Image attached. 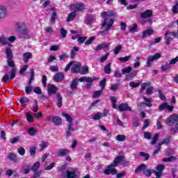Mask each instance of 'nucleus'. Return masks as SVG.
<instances>
[{
	"label": "nucleus",
	"mask_w": 178,
	"mask_h": 178,
	"mask_svg": "<svg viewBox=\"0 0 178 178\" xmlns=\"http://www.w3.org/2000/svg\"><path fill=\"white\" fill-rule=\"evenodd\" d=\"M69 154H70V150L67 149H60L58 152L59 156H65V155H69Z\"/></svg>",
	"instance_id": "nucleus-26"
},
{
	"label": "nucleus",
	"mask_w": 178,
	"mask_h": 178,
	"mask_svg": "<svg viewBox=\"0 0 178 178\" xmlns=\"http://www.w3.org/2000/svg\"><path fill=\"white\" fill-rule=\"evenodd\" d=\"M65 79V74L62 72H58L54 76V81L59 83V81H62Z\"/></svg>",
	"instance_id": "nucleus-15"
},
{
	"label": "nucleus",
	"mask_w": 178,
	"mask_h": 178,
	"mask_svg": "<svg viewBox=\"0 0 178 178\" xmlns=\"http://www.w3.org/2000/svg\"><path fill=\"white\" fill-rule=\"evenodd\" d=\"M159 109L160 111H163L165 109H167V111H169L170 112H172L173 111V106L168 105L167 103L163 102L161 104L159 105Z\"/></svg>",
	"instance_id": "nucleus-9"
},
{
	"label": "nucleus",
	"mask_w": 178,
	"mask_h": 178,
	"mask_svg": "<svg viewBox=\"0 0 178 178\" xmlns=\"http://www.w3.org/2000/svg\"><path fill=\"white\" fill-rule=\"evenodd\" d=\"M138 70L133 71L131 73H129L125 76V80H133L134 77L137 76Z\"/></svg>",
	"instance_id": "nucleus-21"
},
{
	"label": "nucleus",
	"mask_w": 178,
	"mask_h": 178,
	"mask_svg": "<svg viewBox=\"0 0 178 178\" xmlns=\"http://www.w3.org/2000/svg\"><path fill=\"white\" fill-rule=\"evenodd\" d=\"M118 141H124L126 140V136L124 135H118L116 136Z\"/></svg>",
	"instance_id": "nucleus-61"
},
{
	"label": "nucleus",
	"mask_w": 178,
	"mask_h": 178,
	"mask_svg": "<svg viewBox=\"0 0 178 178\" xmlns=\"http://www.w3.org/2000/svg\"><path fill=\"white\" fill-rule=\"evenodd\" d=\"M51 122L56 126H59V124H62V119L58 116L53 117L51 119Z\"/></svg>",
	"instance_id": "nucleus-25"
},
{
	"label": "nucleus",
	"mask_w": 178,
	"mask_h": 178,
	"mask_svg": "<svg viewBox=\"0 0 178 178\" xmlns=\"http://www.w3.org/2000/svg\"><path fill=\"white\" fill-rule=\"evenodd\" d=\"M86 40H87V37H81L79 35V37L78 38V42L79 44H84V42H86Z\"/></svg>",
	"instance_id": "nucleus-58"
},
{
	"label": "nucleus",
	"mask_w": 178,
	"mask_h": 178,
	"mask_svg": "<svg viewBox=\"0 0 178 178\" xmlns=\"http://www.w3.org/2000/svg\"><path fill=\"white\" fill-rule=\"evenodd\" d=\"M0 44H2V45H7L8 44V38L5 36H1L0 37Z\"/></svg>",
	"instance_id": "nucleus-46"
},
{
	"label": "nucleus",
	"mask_w": 178,
	"mask_h": 178,
	"mask_svg": "<svg viewBox=\"0 0 178 178\" xmlns=\"http://www.w3.org/2000/svg\"><path fill=\"white\" fill-rule=\"evenodd\" d=\"M28 133L29 136H31L33 137V136H35V133H37V131L35 130V128H29L28 130Z\"/></svg>",
	"instance_id": "nucleus-50"
},
{
	"label": "nucleus",
	"mask_w": 178,
	"mask_h": 178,
	"mask_svg": "<svg viewBox=\"0 0 178 178\" xmlns=\"http://www.w3.org/2000/svg\"><path fill=\"white\" fill-rule=\"evenodd\" d=\"M152 34H154V30L147 29L142 33V38H145L147 35H152Z\"/></svg>",
	"instance_id": "nucleus-29"
},
{
	"label": "nucleus",
	"mask_w": 178,
	"mask_h": 178,
	"mask_svg": "<svg viewBox=\"0 0 178 178\" xmlns=\"http://www.w3.org/2000/svg\"><path fill=\"white\" fill-rule=\"evenodd\" d=\"M172 13H178V1H176L175 5L172 7Z\"/></svg>",
	"instance_id": "nucleus-62"
},
{
	"label": "nucleus",
	"mask_w": 178,
	"mask_h": 178,
	"mask_svg": "<svg viewBox=\"0 0 178 178\" xmlns=\"http://www.w3.org/2000/svg\"><path fill=\"white\" fill-rule=\"evenodd\" d=\"M118 111L120 112H125L127 111L131 112V107L129 106V104L127 103H122L118 106Z\"/></svg>",
	"instance_id": "nucleus-7"
},
{
	"label": "nucleus",
	"mask_w": 178,
	"mask_h": 178,
	"mask_svg": "<svg viewBox=\"0 0 178 178\" xmlns=\"http://www.w3.org/2000/svg\"><path fill=\"white\" fill-rule=\"evenodd\" d=\"M131 70H133V67L131 66H128L122 70V74H126V73H127L129 74V73H131Z\"/></svg>",
	"instance_id": "nucleus-41"
},
{
	"label": "nucleus",
	"mask_w": 178,
	"mask_h": 178,
	"mask_svg": "<svg viewBox=\"0 0 178 178\" xmlns=\"http://www.w3.org/2000/svg\"><path fill=\"white\" fill-rule=\"evenodd\" d=\"M63 116L65 118L67 122L70 123L67 130V137H70V136H72V132L74 131V129L73 128V118L72 116H70V115L66 113H63Z\"/></svg>",
	"instance_id": "nucleus-3"
},
{
	"label": "nucleus",
	"mask_w": 178,
	"mask_h": 178,
	"mask_svg": "<svg viewBox=\"0 0 178 178\" xmlns=\"http://www.w3.org/2000/svg\"><path fill=\"white\" fill-rule=\"evenodd\" d=\"M33 58V54L31 52H26L23 54V60L25 63L29 62V59Z\"/></svg>",
	"instance_id": "nucleus-22"
},
{
	"label": "nucleus",
	"mask_w": 178,
	"mask_h": 178,
	"mask_svg": "<svg viewBox=\"0 0 178 178\" xmlns=\"http://www.w3.org/2000/svg\"><path fill=\"white\" fill-rule=\"evenodd\" d=\"M152 16V10H147L140 14V17H142V19L149 18Z\"/></svg>",
	"instance_id": "nucleus-16"
},
{
	"label": "nucleus",
	"mask_w": 178,
	"mask_h": 178,
	"mask_svg": "<svg viewBox=\"0 0 178 178\" xmlns=\"http://www.w3.org/2000/svg\"><path fill=\"white\" fill-rule=\"evenodd\" d=\"M14 77H16V67H13L10 72V80H13Z\"/></svg>",
	"instance_id": "nucleus-54"
},
{
	"label": "nucleus",
	"mask_w": 178,
	"mask_h": 178,
	"mask_svg": "<svg viewBox=\"0 0 178 178\" xmlns=\"http://www.w3.org/2000/svg\"><path fill=\"white\" fill-rule=\"evenodd\" d=\"M111 63H109L108 64H107V65H105V67H104V72H105L106 74H111Z\"/></svg>",
	"instance_id": "nucleus-45"
},
{
	"label": "nucleus",
	"mask_w": 178,
	"mask_h": 178,
	"mask_svg": "<svg viewBox=\"0 0 178 178\" xmlns=\"http://www.w3.org/2000/svg\"><path fill=\"white\" fill-rule=\"evenodd\" d=\"M40 166H41V163H40V162L37 161L35 162L31 167V170L33 172H37V170H38V169H40Z\"/></svg>",
	"instance_id": "nucleus-35"
},
{
	"label": "nucleus",
	"mask_w": 178,
	"mask_h": 178,
	"mask_svg": "<svg viewBox=\"0 0 178 178\" xmlns=\"http://www.w3.org/2000/svg\"><path fill=\"white\" fill-rule=\"evenodd\" d=\"M123 159H124V156H120L118 157H116L113 163H112L114 166H119V163L123 162Z\"/></svg>",
	"instance_id": "nucleus-20"
},
{
	"label": "nucleus",
	"mask_w": 178,
	"mask_h": 178,
	"mask_svg": "<svg viewBox=\"0 0 178 178\" xmlns=\"http://www.w3.org/2000/svg\"><path fill=\"white\" fill-rule=\"evenodd\" d=\"M177 159V157L171 156L168 158H164L163 159V162H175Z\"/></svg>",
	"instance_id": "nucleus-39"
},
{
	"label": "nucleus",
	"mask_w": 178,
	"mask_h": 178,
	"mask_svg": "<svg viewBox=\"0 0 178 178\" xmlns=\"http://www.w3.org/2000/svg\"><path fill=\"white\" fill-rule=\"evenodd\" d=\"M155 169L156 170H153V173L156 175V177H162V174L165 170V165L159 164L155 167Z\"/></svg>",
	"instance_id": "nucleus-4"
},
{
	"label": "nucleus",
	"mask_w": 178,
	"mask_h": 178,
	"mask_svg": "<svg viewBox=\"0 0 178 178\" xmlns=\"http://www.w3.org/2000/svg\"><path fill=\"white\" fill-rule=\"evenodd\" d=\"M26 116L27 121L29 123H32V122L34 120L33 115H31V114H30L29 113H26Z\"/></svg>",
	"instance_id": "nucleus-53"
},
{
	"label": "nucleus",
	"mask_w": 178,
	"mask_h": 178,
	"mask_svg": "<svg viewBox=\"0 0 178 178\" xmlns=\"http://www.w3.org/2000/svg\"><path fill=\"white\" fill-rule=\"evenodd\" d=\"M19 34H22V35H27L29 34V29H27V26L25 28H23L19 31H18Z\"/></svg>",
	"instance_id": "nucleus-47"
},
{
	"label": "nucleus",
	"mask_w": 178,
	"mask_h": 178,
	"mask_svg": "<svg viewBox=\"0 0 178 178\" xmlns=\"http://www.w3.org/2000/svg\"><path fill=\"white\" fill-rule=\"evenodd\" d=\"M58 88L55 85H48V95H49V97H51V95H54V94H56Z\"/></svg>",
	"instance_id": "nucleus-8"
},
{
	"label": "nucleus",
	"mask_w": 178,
	"mask_h": 178,
	"mask_svg": "<svg viewBox=\"0 0 178 178\" xmlns=\"http://www.w3.org/2000/svg\"><path fill=\"white\" fill-rule=\"evenodd\" d=\"M80 67H81V63H77L72 66L71 70L72 73H80Z\"/></svg>",
	"instance_id": "nucleus-19"
},
{
	"label": "nucleus",
	"mask_w": 178,
	"mask_h": 178,
	"mask_svg": "<svg viewBox=\"0 0 178 178\" xmlns=\"http://www.w3.org/2000/svg\"><path fill=\"white\" fill-rule=\"evenodd\" d=\"M77 86H79V79H77V78H75L71 82L70 88L72 90H76V88H77Z\"/></svg>",
	"instance_id": "nucleus-30"
},
{
	"label": "nucleus",
	"mask_w": 178,
	"mask_h": 178,
	"mask_svg": "<svg viewBox=\"0 0 178 178\" xmlns=\"http://www.w3.org/2000/svg\"><path fill=\"white\" fill-rule=\"evenodd\" d=\"M123 49V47H122L120 44L118 45L115 49H114V54L118 55L122 51Z\"/></svg>",
	"instance_id": "nucleus-49"
},
{
	"label": "nucleus",
	"mask_w": 178,
	"mask_h": 178,
	"mask_svg": "<svg viewBox=\"0 0 178 178\" xmlns=\"http://www.w3.org/2000/svg\"><path fill=\"white\" fill-rule=\"evenodd\" d=\"M12 44H8V47H6V54L7 55V59H13V53H12Z\"/></svg>",
	"instance_id": "nucleus-11"
},
{
	"label": "nucleus",
	"mask_w": 178,
	"mask_h": 178,
	"mask_svg": "<svg viewBox=\"0 0 178 178\" xmlns=\"http://www.w3.org/2000/svg\"><path fill=\"white\" fill-rule=\"evenodd\" d=\"M159 138V134H154V137L152 138V140L150 143V144L152 145H154V144H156V142L158 141Z\"/></svg>",
	"instance_id": "nucleus-43"
},
{
	"label": "nucleus",
	"mask_w": 178,
	"mask_h": 178,
	"mask_svg": "<svg viewBox=\"0 0 178 178\" xmlns=\"http://www.w3.org/2000/svg\"><path fill=\"white\" fill-rule=\"evenodd\" d=\"M166 124L168 126H172V124H175V128H172L171 131H177L178 129V115L173 114L170 115L168 118L165 120Z\"/></svg>",
	"instance_id": "nucleus-2"
},
{
	"label": "nucleus",
	"mask_w": 178,
	"mask_h": 178,
	"mask_svg": "<svg viewBox=\"0 0 178 178\" xmlns=\"http://www.w3.org/2000/svg\"><path fill=\"white\" fill-rule=\"evenodd\" d=\"M143 99L144 101H145V102H147V103L142 102L140 104H138V106H140V108L141 106H143V105H146V106H149V108L152 106V104H151V102H152V99H148L144 97Z\"/></svg>",
	"instance_id": "nucleus-17"
},
{
	"label": "nucleus",
	"mask_w": 178,
	"mask_h": 178,
	"mask_svg": "<svg viewBox=\"0 0 178 178\" xmlns=\"http://www.w3.org/2000/svg\"><path fill=\"white\" fill-rule=\"evenodd\" d=\"M122 72L119 71L118 70H116L114 71V74L113 76L115 77L116 79H120L122 77Z\"/></svg>",
	"instance_id": "nucleus-51"
},
{
	"label": "nucleus",
	"mask_w": 178,
	"mask_h": 178,
	"mask_svg": "<svg viewBox=\"0 0 178 178\" xmlns=\"http://www.w3.org/2000/svg\"><path fill=\"white\" fill-rule=\"evenodd\" d=\"M131 56L121 57V58H119V60L120 62H127V61H129V59H131Z\"/></svg>",
	"instance_id": "nucleus-60"
},
{
	"label": "nucleus",
	"mask_w": 178,
	"mask_h": 178,
	"mask_svg": "<svg viewBox=\"0 0 178 178\" xmlns=\"http://www.w3.org/2000/svg\"><path fill=\"white\" fill-rule=\"evenodd\" d=\"M108 115V111L104 110V112L102 113H97L93 117V120H99L100 118H105Z\"/></svg>",
	"instance_id": "nucleus-14"
},
{
	"label": "nucleus",
	"mask_w": 178,
	"mask_h": 178,
	"mask_svg": "<svg viewBox=\"0 0 178 178\" xmlns=\"http://www.w3.org/2000/svg\"><path fill=\"white\" fill-rule=\"evenodd\" d=\"M139 155L140 156L145 158V161H148V159H149V154H148V153H145L144 152H140Z\"/></svg>",
	"instance_id": "nucleus-44"
},
{
	"label": "nucleus",
	"mask_w": 178,
	"mask_h": 178,
	"mask_svg": "<svg viewBox=\"0 0 178 178\" xmlns=\"http://www.w3.org/2000/svg\"><path fill=\"white\" fill-rule=\"evenodd\" d=\"M154 173V170L147 169V167L145 168V170L143 171V175H145L147 177H150L151 175Z\"/></svg>",
	"instance_id": "nucleus-37"
},
{
	"label": "nucleus",
	"mask_w": 178,
	"mask_h": 178,
	"mask_svg": "<svg viewBox=\"0 0 178 178\" xmlns=\"http://www.w3.org/2000/svg\"><path fill=\"white\" fill-rule=\"evenodd\" d=\"M149 86H151V82L149 81L142 83L140 92H141V91H144V90H145L147 87H149Z\"/></svg>",
	"instance_id": "nucleus-42"
},
{
	"label": "nucleus",
	"mask_w": 178,
	"mask_h": 178,
	"mask_svg": "<svg viewBox=\"0 0 178 178\" xmlns=\"http://www.w3.org/2000/svg\"><path fill=\"white\" fill-rule=\"evenodd\" d=\"M48 147V142L47 141H42L41 143L39 145V151L42 152V151H44L45 148Z\"/></svg>",
	"instance_id": "nucleus-31"
},
{
	"label": "nucleus",
	"mask_w": 178,
	"mask_h": 178,
	"mask_svg": "<svg viewBox=\"0 0 178 178\" xmlns=\"http://www.w3.org/2000/svg\"><path fill=\"white\" fill-rule=\"evenodd\" d=\"M169 69H170V65L169 64H165L161 66V70H163V72H166L167 70H169Z\"/></svg>",
	"instance_id": "nucleus-63"
},
{
	"label": "nucleus",
	"mask_w": 178,
	"mask_h": 178,
	"mask_svg": "<svg viewBox=\"0 0 178 178\" xmlns=\"http://www.w3.org/2000/svg\"><path fill=\"white\" fill-rule=\"evenodd\" d=\"M115 168V166L113 164L108 165L107 168L104 170V175H116L118 170Z\"/></svg>",
	"instance_id": "nucleus-6"
},
{
	"label": "nucleus",
	"mask_w": 178,
	"mask_h": 178,
	"mask_svg": "<svg viewBox=\"0 0 178 178\" xmlns=\"http://www.w3.org/2000/svg\"><path fill=\"white\" fill-rule=\"evenodd\" d=\"M79 73L81 74H87L88 73V66L85 65L82 67V70H80Z\"/></svg>",
	"instance_id": "nucleus-48"
},
{
	"label": "nucleus",
	"mask_w": 178,
	"mask_h": 178,
	"mask_svg": "<svg viewBox=\"0 0 178 178\" xmlns=\"http://www.w3.org/2000/svg\"><path fill=\"white\" fill-rule=\"evenodd\" d=\"M169 143H170V139L165 138L162 142L159 143L158 145L161 146V145H163V144H165L166 145H168V144H169Z\"/></svg>",
	"instance_id": "nucleus-57"
},
{
	"label": "nucleus",
	"mask_w": 178,
	"mask_h": 178,
	"mask_svg": "<svg viewBox=\"0 0 178 178\" xmlns=\"http://www.w3.org/2000/svg\"><path fill=\"white\" fill-rule=\"evenodd\" d=\"M30 169H31V165L27 164L25 167H22L21 169V172L24 173V175H29L30 173Z\"/></svg>",
	"instance_id": "nucleus-28"
},
{
	"label": "nucleus",
	"mask_w": 178,
	"mask_h": 178,
	"mask_svg": "<svg viewBox=\"0 0 178 178\" xmlns=\"http://www.w3.org/2000/svg\"><path fill=\"white\" fill-rule=\"evenodd\" d=\"M154 87L153 86H150L149 88H147L146 89V94H147L148 95H151V94H152V92H154Z\"/></svg>",
	"instance_id": "nucleus-59"
},
{
	"label": "nucleus",
	"mask_w": 178,
	"mask_h": 178,
	"mask_svg": "<svg viewBox=\"0 0 178 178\" xmlns=\"http://www.w3.org/2000/svg\"><path fill=\"white\" fill-rule=\"evenodd\" d=\"M80 51V48L79 47H74L73 49L71 50V58L72 59H74L76 56V52H79Z\"/></svg>",
	"instance_id": "nucleus-36"
},
{
	"label": "nucleus",
	"mask_w": 178,
	"mask_h": 178,
	"mask_svg": "<svg viewBox=\"0 0 178 178\" xmlns=\"http://www.w3.org/2000/svg\"><path fill=\"white\" fill-rule=\"evenodd\" d=\"M34 81V70H31V78L29 81V86H31V83Z\"/></svg>",
	"instance_id": "nucleus-52"
},
{
	"label": "nucleus",
	"mask_w": 178,
	"mask_h": 178,
	"mask_svg": "<svg viewBox=\"0 0 178 178\" xmlns=\"http://www.w3.org/2000/svg\"><path fill=\"white\" fill-rule=\"evenodd\" d=\"M95 22V16L94 15H88L86 17L85 23L86 24H91Z\"/></svg>",
	"instance_id": "nucleus-18"
},
{
	"label": "nucleus",
	"mask_w": 178,
	"mask_h": 178,
	"mask_svg": "<svg viewBox=\"0 0 178 178\" xmlns=\"http://www.w3.org/2000/svg\"><path fill=\"white\" fill-rule=\"evenodd\" d=\"M95 80H98V78L95 76L92 77H81L79 79V81L83 83V81H86V83H92Z\"/></svg>",
	"instance_id": "nucleus-13"
},
{
	"label": "nucleus",
	"mask_w": 178,
	"mask_h": 178,
	"mask_svg": "<svg viewBox=\"0 0 178 178\" xmlns=\"http://www.w3.org/2000/svg\"><path fill=\"white\" fill-rule=\"evenodd\" d=\"M147 168V165L145 163H143L140 165L135 170V173H138V172H144L145 170V168Z\"/></svg>",
	"instance_id": "nucleus-34"
},
{
	"label": "nucleus",
	"mask_w": 178,
	"mask_h": 178,
	"mask_svg": "<svg viewBox=\"0 0 178 178\" xmlns=\"http://www.w3.org/2000/svg\"><path fill=\"white\" fill-rule=\"evenodd\" d=\"M35 151H37V147L35 146H33L29 149L30 155L31 156L35 155Z\"/></svg>",
	"instance_id": "nucleus-56"
},
{
	"label": "nucleus",
	"mask_w": 178,
	"mask_h": 178,
	"mask_svg": "<svg viewBox=\"0 0 178 178\" xmlns=\"http://www.w3.org/2000/svg\"><path fill=\"white\" fill-rule=\"evenodd\" d=\"M77 175H76V170L72 171H67V178H76Z\"/></svg>",
	"instance_id": "nucleus-32"
},
{
	"label": "nucleus",
	"mask_w": 178,
	"mask_h": 178,
	"mask_svg": "<svg viewBox=\"0 0 178 178\" xmlns=\"http://www.w3.org/2000/svg\"><path fill=\"white\" fill-rule=\"evenodd\" d=\"M140 84V82L136 83L134 81H131L129 83V86L131 87L132 88H137V87H138Z\"/></svg>",
	"instance_id": "nucleus-55"
},
{
	"label": "nucleus",
	"mask_w": 178,
	"mask_h": 178,
	"mask_svg": "<svg viewBox=\"0 0 178 178\" xmlns=\"http://www.w3.org/2000/svg\"><path fill=\"white\" fill-rule=\"evenodd\" d=\"M102 16L104 17V20L102 22V27L104 29V31H100V34L105 35V31H109L112 26H113V19L111 17H115V13L113 11H107L102 13Z\"/></svg>",
	"instance_id": "nucleus-1"
},
{
	"label": "nucleus",
	"mask_w": 178,
	"mask_h": 178,
	"mask_svg": "<svg viewBox=\"0 0 178 178\" xmlns=\"http://www.w3.org/2000/svg\"><path fill=\"white\" fill-rule=\"evenodd\" d=\"M159 58H161V54L159 53H156L154 56H149L147 57V67H151L152 65V62H154V60H158Z\"/></svg>",
	"instance_id": "nucleus-5"
},
{
	"label": "nucleus",
	"mask_w": 178,
	"mask_h": 178,
	"mask_svg": "<svg viewBox=\"0 0 178 178\" xmlns=\"http://www.w3.org/2000/svg\"><path fill=\"white\" fill-rule=\"evenodd\" d=\"M8 16V8L3 6H0V19H5Z\"/></svg>",
	"instance_id": "nucleus-10"
},
{
	"label": "nucleus",
	"mask_w": 178,
	"mask_h": 178,
	"mask_svg": "<svg viewBox=\"0 0 178 178\" xmlns=\"http://www.w3.org/2000/svg\"><path fill=\"white\" fill-rule=\"evenodd\" d=\"M56 98H57V106L58 108H60L63 105L62 101V95H60V93H57L56 95Z\"/></svg>",
	"instance_id": "nucleus-33"
},
{
	"label": "nucleus",
	"mask_w": 178,
	"mask_h": 178,
	"mask_svg": "<svg viewBox=\"0 0 178 178\" xmlns=\"http://www.w3.org/2000/svg\"><path fill=\"white\" fill-rule=\"evenodd\" d=\"M76 17V12L70 13L67 18V22H72V20Z\"/></svg>",
	"instance_id": "nucleus-40"
},
{
	"label": "nucleus",
	"mask_w": 178,
	"mask_h": 178,
	"mask_svg": "<svg viewBox=\"0 0 178 178\" xmlns=\"http://www.w3.org/2000/svg\"><path fill=\"white\" fill-rule=\"evenodd\" d=\"M17 151L18 154H19L21 156H23L24 154H26V149L24 147H19Z\"/></svg>",
	"instance_id": "nucleus-64"
},
{
	"label": "nucleus",
	"mask_w": 178,
	"mask_h": 178,
	"mask_svg": "<svg viewBox=\"0 0 178 178\" xmlns=\"http://www.w3.org/2000/svg\"><path fill=\"white\" fill-rule=\"evenodd\" d=\"M110 45L111 44L105 42L102 43L95 47V51H99L100 49H104V48H109Z\"/></svg>",
	"instance_id": "nucleus-27"
},
{
	"label": "nucleus",
	"mask_w": 178,
	"mask_h": 178,
	"mask_svg": "<svg viewBox=\"0 0 178 178\" xmlns=\"http://www.w3.org/2000/svg\"><path fill=\"white\" fill-rule=\"evenodd\" d=\"M7 158L10 160L12 161L13 162H15V163H17V162H19V161H20V159H19V157H17V155H16V154L15 153H9L7 156Z\"/></svg>",
	"instance_id": "nucleus-12"
},
{
	"label": "nucleus",
	"mask_w": 178,
	"mask_h": 178,
	"mask_svg": "<svg viewBox=\"0 0 178 178\" xmlns=\"http://www.w3.org/2000/svg\"><path fill=\"white\" fill-rule=\"evenodd\" d=\"M25 27H26V23H24V22H17L15 24V29H16L17 31H20Z\"/></svg>",
	"instance_id": "nucleus-24"
},
{
	"label": "nucleus",
	"mask_w": 178,
	"mask_h": 178,
	"mask_svg": "<svg viewBox=\"0 0 178 178\" xmlns=\"http://www.w3.org/2000/svg\"><path fill=\"white\" fill-rule=\"evenodd\" d=\"M72 9L74 10H83L84 9V4L83 3H78L72 6Z\"/></svg>",
	"instance_id": "nucleus-23"
},
{
	"label": "nucleus",
	"mask_w": 178,
	"mask_h": 178,
	"mask_svg": "<svg viewBox=\"0 0 178 178\" xmlns=\"http://www.w3.org/2000/svg\"><path fill=\"white\" fill-rule=\"evenodd\" d=\"M29 102H30V100L27 97H22L19 99V102H20L22 106H24V105H27V104H29Z\"/></svg>",
	"instance_id": "nucleus-38"
}]
</instances>
